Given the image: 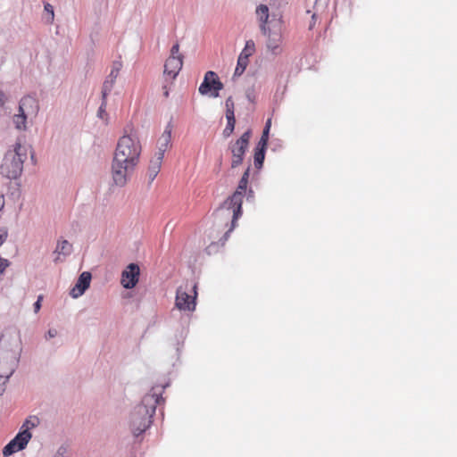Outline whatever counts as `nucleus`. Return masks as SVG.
Wrapping results in <instances>:
<instances>
[{
	"instance_id": "nucleus-1",
	"label": "nucleus",
	"mask_w": 457,
	"mask_h": 457,
	"mask_svg": "<svg viewBox=\"0 0 457 457\" xmlns=\"http://www.w3.org/2000/svg\"><path fill=\"white\" fill-rule=\"evenodd\" d=\"M142 145L138 137L130 133L123 135L118 140L112 163L114 183L124 186L129 175L139 163Z\"/></svg>"
},
{
	"instance_id": "nucleus-2",
	"label": "nucleus",
	"mask_w": 457,
	"mask_h": 457,
	"mask_svg": "<svg viewBox=\"0 0 457 457\" xmlns=\"http://www.w3.org/2000/svg\"><path fill=\"white\" fill-rule=\"evenodd\" d=\"M162 400V390L155 387H153L151 392L143 397L141 403L135 408L131 414L130 426L134 436L141 435L149 428L156 406Z\"/></svg>"
},
{
	"instance_id": "nucleus-3",
	"label": "nucleus",
	"mask_w": 457,
	"mask_h": 457,
	"mask_svg": "<svg viewBox=\"0 0 457 457\" xmlns=\"http://www.w3.org/2000/svg\"><path fill=\"white\" fill-rule=\"evenodd\" d=\"M246 189L237 186L234 194L223 203L217 212V216L220 220L229 221V227L225 232L222 245L228 239L229 233L236 228L237 221L242 215V204Z\"/></svg>"
},
{
	"instance_id": "nucleus-4",
	"label": "nucleus",
	"mask_w": 457,
	"mask_h": 457,
	"mask_svg": "<svg viewBox=\"0 0 457 457\" xmlns=\"http://www.w3.org/2000/svg\"><path fill=\"white\" fill-rule=\"evenodd\" d=\"M27 158V150L20 143H16L13 150H9L1 165L2 173L9 179L18 178L23 169Z\"/></svg>"
},
{
	"instance_id": "nucleus-5",
	"label": "nucleus",
	"mask_w": 457,
	"mask_h": 457,
	"mask_svg": "<svg viewBox=\"0 0 457 457\" xmlns=\"http://www.w3.org/2000/svg\"><path fill=\"white\" fill-rule=\"evenodd\" d=\"M196 296V285L186 283L177 289L175 305L180 311L193 312L195 309Z\"/></svg>"
},
{
	"instance_id": "nucleus-6",
	"label": "nucleus",
	"mask_w": 457,
	"mask_h": 457,
	"mask_svg": "<svg viewBox=\"0 0 457 457\" xmlns=\"http://www.w3.org/2000/svg\"><path fill=\"white\" fill-rule=\"evenodd\" d=\"M250 138L251 130H247L235 142H230L228 149L232 155L231 167L233 169L242 164L244 156L249 145Z\"/></svg>"
},
{
	"instance_id": "nucleus-7",
	"label": "nucleus",
	"mask_w": 457,
	"mask_h": 457,
	"mask_svg": "<svg viewBox=\"0 0 457 457\" xmlns=\"http://www.w3.org/2000/svg\"><path fill=\"white\" fill-rule=\"evenodd\" d=\"M183 66V55L179 53V44L176 43L170 49V54L164 64V76L173 80Z\"/></svg>"
},
{
	"instance_id": "nucleus-8",
	"label": "nucleus",
	"mask_w": 457,
	"mask_h": 457,
	"mask_svg": "<svg viewBox=\"0 0 457 457\" xmlns=\"http://www.w3.org/2000/svg\"><path fill=\"white\" fill-rule=\"evenodd\" d=\"M223 88V84L220 80L218 75L209 71L205 73L203 82L201 83L198 90L201 95L210 94L212 97H218L219 92Z\"/></svg>"
},
{
	"instance_id": "nucleus-9",
	"label": "nucleus",
	"mask_w": 457,
	"mask_h": 457,
	"mask_svg": "<svg viewBox=\"0 0 457 457\" xmlns=\"http://www.w3.org/2000/svg\"><path fill=\"white\" fill-rule=\"evenodd\" d=\"M32 437V434L30 432H25L20 430V432L15 436L13 439H12L3 450V454L4 456L11 455L18 451L23 450L29 440Z\"/></svg>"
},
{
	"instance_id": "nucleus-10",
	"label": "nucleus",
	"mask_w": 457,
	"mask_h": 457,
	"mask_svg": "<svg viewBox=\"0 0 457 457\" xmlns=\"http://www.w3.org/2000/svg\"><path fill=\"white\" fill-rule=\"evenodd\" d=\"M140 275L139 266L136 263H130L121 273L120 283L123 287L131 289L136 287Z\"/></svg>"
},
{
	"instance_id": "nucleus-11",
	"label": "nucleus",
	"mask_w": 457,
	"mask_h": 457,
	"mask_svg": "<svg viewBox=\"0 0 457 457\" xmlns=\"http://www.w3.org/2000/svg\"><path fill=\"white\" fill-rule=\"evenodd\" d=\"M17 362L18 361L12 352L0 351V375L10 378L16 369Z\"/></svg>"
},
{
	"instance_id": "nucleus-12",
	"label": "nucleus",
	"mask_w": 457,
	"mask_h": 457,
	"mask_svg": "<svg viewBox=\"0 0 457 457\" xmlns=\"http://www.w3.org/2000/svg\"><path fill=\"white\" fill-rule=\"evenodd\" d=\"M267 39V48L273 54H278L281 53L282 43H283V36L280 29L278 31H271L269 28H267V34L265 35Z\"/></svg>"
},
{
	"instance_id": "nucleus-13",
	"label": "nucleus",
	"mask_w": 457,
	"mask_h": 457,
	"mask_svg": "<svg viewBox=\"0 0 457 457\" xmlns=\"http://www.w3.org/2000/svg\"><path fill=\"white\" fill-rule=\"evenodd\" d=\"M171 127L167 126L157 140V152L154 155L163 159L164 154L171 147Z\"/></svg>"
},
{
	"instance_id": "nucleus-14",
	"label": "nucleus",
	"mask_w": 457,
	"mask_h": 457,
	"mask_svg": "<svg viewBox=\"0 0 457 457\" xmlns=\"http://www.w3.org/2000/svg\"><path fill=\"white\" fill-rule=\"evenodd\" d=\"M38 111V103L37 100L31 96H24L19 105V112L27 115V116H34L37 113Z\"/></svg>"
},
{
	"instance_id": "nucleus-15",
	"label": "nucleus",
	"mask_w": 457,
	"mask_h": 457,
	"mask_svg": "<svg viewBox=\"0 0 457 457\" xmlns=\"http://www.w3.org/2000/svg\"><path fill=\"white\" fill-rule=\"evenodd\" d=\"M91 281V274L87 271L82 272L75 284V286L71 290V295L73 298H77L84 294L86 289L89 287Z\"/></svg>"
},
{
	"instance_id": "nucleus-16",
	"label": "nucleus",
	"mask_w": 457,
	"mask_h": 457,
	"mask_svg": "<svg viewBox=\"0 0 457 457\" xmlns=\"http://www.w3.org/2000/svg\"><path fill=\"white\" fill-rule=\"evenodd\" d=\"M257 19L260 22V29L263 35L267 34L268 21H269V8L265 4H260L255 10Z\"/></svg>"
},
{
	"instance_id": "nucleus-17",
	"label": "nucleus",
	"mask_w": 457,
	"mask_h": 457,
	"mask_svg": "<svg viewBox=\"0 0 457 457\" xmlns=\"http://www.w3.org/2000/svg\"><path fill=\"white\" fill-rule=\"evenodd\" d=\"M71 251H72V245L69 241H67L65 239L59 240L57 242L56 248L54 252V253L56 254V257L54 258V262H58L59 261H62L61 255L67 256L71 253Z\"/></svg>"
},
{
	"instance_id": "nucleus-18",
	"label": "nucleus",
	"mask_w": 457,
	"mask_h": 457,
	"mask_svg": "<svg viewBox=\"0 0 457 457\" xmlns=\"http://www.w3.org/2000/svg\"><path fill=\"white\" fill-rule=\"evenodd\" d=\"M162 158L154 155L150 160L149 166L147 169V176L150 181H153L161 170Z\"/></svg>"
},
{
	"instance_id": "nucleus-19",
	"label": "nucleus",
	"mask_w": 457,
	"mask_h": 457,
	"mask_svg": "<svg viewBox=\"0 0 457 457\" xmlns=\"http://www.w3.org/2000/svg\"><path fill=\"white\" fill-rule=\"evenodd\" d=\"M40 423L39 418L35 415L29 416L23 422L21 430L25 432H30L32 428H37Z\"/></svg>"
},
{
	"instance_id": "nucleus-20",
	"label": "nucleus",
	"mask_w": 457,
	"mask_h": 457,
	"mask_svg": "<svg viewBox=\"0 0 457 457\" xmlns=\"http://www.w3.org/2000/svg\"><path fill=\"white\" fill-rule=\"evenodd\" d=\"M265 149L266 147H262L260 145H257L254 151V165L256 168L260 169L262 166L264 157H265Z\"/></svg>"
},
{
	"instance_id": "nucleus-21",
	"label": "nucleus",
	"mask_w": 457,
	"mask_h": 457,
	"mask_svg": "<svg viewBox=\"0 0 457 457\" xmlns=\"http://www.w3.org/2000/svg\"><path fill=\"white\" fill-rule=\"evenodd\" d=\"M249 64V59L243 57L241 55L238 56L237 67L235 69L234 76L239 77L245 71L246 67Z\"/></svg>"
},
{
	"instance_id": "nucleus-22",
	"label": "nucleus",
	"mask_w": 457,
	"mask_h": 457,
	"mask_svg": "<svg viewBox=\"0 0 457 457\" xmlns=\"http://www.w3.org/2000/svg\"><path fill=\"white\" fill-rule=\"evenodd\" d=\"M255 52V44L253 40H248L239 55L249 59Z\"/></svg>"
},
{
	"instance_id": "nucleus-23",
	"label": "nucleus",
	"mask_w": 457,
	"mask_h": 457,
	"mask_svg": "<svg viewBox=\"0 0 457 457\" xmlns=\"http://www.w3.org/2000/svg\"><path fill=\"white\" fill-rule=\"evenodd\" d=\"M270 125H271V120H270V119H269L266 122L265 128L262 131V135L257 145H260L262 147H267Z\"/></svg>"
},
{
	"instance_id": "nucleus-24",
	"label": "nucleus",
	"mask_w": 457,
	"mask_h": 457,
	"mask_svg": "<svg viewBox=\"0 0 457 457\" xmlns=\"http://www.w3.org/2000/svg\"><path fill=\"white\" fill-rule=\"evenodd\" d=\"M115 84V81L106 79L103 84L102 88V99L106 100L107 96L111 93V91L113 88V86Z\"/></svg>"
},
{
	"instance_id": "nucleus-25",
	"label": "nucleus",
	"mask_w": 457,
	"mask_h": 457,
	"mask_svg": "<svg viewBox=\"0 0 457 457\" xmlns=\"http://www.w3.org/2000/svg\"><path fill=\"white\" fill-rule=\"evenodd\" d=\"M27 115L20 112L13 117V122L17 129H21L26 128Z\"/></svg>"
},
{
	"instance_id": "nucleus-26",
	"label": "nucleus",
	"mask_w": 457,
	"mask_h": 457,
	"mask_svg": "<svg viewBox=\"0 0 457 457\" xmlns=\"http://www.w3.org/2000/svg\"><path fill=\"white\" fill-rule=\"evenodd\" d=\"M121 66H122L121 62H114L107 79L116 81V79L119 76Z\"/></svg>"
},
{
	"instance_id": "nucleus-27",
	"label": "nucleus",
	"mask_w": 457,
	"mask_h": 457,
	"mask_svg": "<svg viewBox=\"0 0 457 457\" xmlns=\"http://www.w3.org/2000/svg\"><path fill=\"white\" fill-rule=\"evenodd\" d=\"M235 124H236V119L227 120V125L223 130V136L225 137H229L233 133L234 129H235Z\"/></svg>"
},
{
	"instance_id": "nucleus-28",
	"label": "nucleus",
	"mask_w": 457,
	"mask_h": 457,
	"mask_svg": "<svg viewBox=\"0 0 457 457\" xmlns=\"http://www.w3.org/2000/svg\"><path fill=\"white\" fill-rule=\"evenodd\" d=\"M106 105H107V101L104 100V99H102V104L98 109V112H97V115L99 118H101L102 120L104 119H106L107 118V112H106Z\"/></svg>"
},
{
	"instance_id": "nucleus-29",
	"label": "nucleus",
	"mask_w": 457,
	"mask_h": 457,
	"mask_svg": "<svg viewBox=\"0 0 457 457\" xmlns=\"http://www.w3.org/2000/svg\"><path fill=\"white\" fill-rule=\"evenodd\" d=\"M11 262L4 258H0V275L4 274L5 270L10 266Z\"/></svg>"
},
{
	"instance_id": "nucleus-30",
	"label": "nucleus",
	"mask_w": 457,
	"mask_h": 457,
	"mask_svg": "<svg viewBox=\"0 0 457 457\" xmlns=\"http://www.w3.org/2000/svg\"><path fill=\"white\" fill-rule=\"evenodd\" d=\"M9 380V378H6V376L0 375V395L4 394L5 391L6 384Z\"/></svg>"
},
{
	"instance_id": "nucleus-31",
	"label": "nucleus",
	"mask_w": 457,
	"mask_h": 457,
	"mask_svg": "<svg viewBox=\"0 0 457 457\" xmlns=\"http://www.w3.org/2000/svg\"><path fill=\"white\" fill-rule=\"evenodd\" d=\"M8 231L6 228H0V246L6 241Z\"/></svg>"
},
{
	"instance_id": "nucleus-32",
	"label": "nucleus",
	"mask_w": 457,
	"mask_h": 457,
	"mask_svg": "<svg viewBox=\"0 0 457 457\" xmlns=\"http://www.w3.org/2000/svg\"><path fill=\"white\" fill-rule=\"evenodd\" d=\"M226 109L235 110V104L232 96H228L225 102Z\"/></svg>"
},
{
	"instance_id": "nucleus-33",
	"label": "nucleus",
	"mask_w": 457,
	"mask_h": 457,
	"mask_svg": "<svg viewBox=\"0 0 457 457\" xmlns=\"http://www.w3.org/2000/svg\"><path fill=\"white\" fill-rule=\"evenodd\" d=\"M43 301V295L37 297V302L34 303V312H38L41 308V302Z\"/></svg>"
},
{
	"instance_id": "nucleus-34",
	"label": "nucleus",
	"mask_w": 457,
	"mask_h": 457,
	"mask_svg": "<svg viewBox=\"0 0 457 457\" xmlns=\"http://www.w3.org/2000/svg\"><path fill=\"white\" fill-rule=\"evenodd\" d=\"M45 10H46V12L50 13V15H51L50 19H51V21H53L54 20V16L53 6L50 4H46L45 5Z\"/></svg>"
},
{
	"instance_id": "nucleus-35",
	"label": "nucleus",
	"mask_w": 457,
	"mask_h": 457,
	"mask_svg": "<svg viewBox=\"0 0 457 457\" xmlns=\"http://www.w3.org/2000/svg\"><path fill=\"white\" fill-rule=\"evenodd\" d=\"M226 119H235V112L234 110L226 109Z\"/></svg>"
},
{
	"instance_id": "nucleus-36",
	"label": "nucleus",
	"mask_w": 457,
	"mask_h": 457,
	"mask_svg": "<svg viewBox=\"0 0 457 457\" xmlns=\"http://www.w3.org/2000/svg\"><path fill=\"white\" fill-rule=\"evenodd\" d=\"M249 177H250V168L248 167V168L245 170V172H244V174H243V176H242L241 179H245V180L248 181Z\"/></svg>"
},
{
	"instance_id": "nucleus-37",
	"label": "nucleus",
	"mask_w": 457,
	"mask_h": 457,
	"mask_svg": "<svg viewBox=\"0 0 457 457\" xmlns=\"http://www.w3.org/2000/svg\"><path fill=\"white\" fill-rule=\"evenodd\" d=\"M247 185H248V181H246L245 179H240V181L238 183V186L245 187V188H247Z\"/></svg>"
},
{
	"instance_id": "nucleus-38",
	"label": "nucleus",
	"mask_w": 457,
	"mask_h": 457,
	"mask_svg": "<svg viewBox=\"0 0 457 457\" xmlns=\"http://www.w3.org/2000/svg\"><path fill=\"white\" fill-rule=\"evenodd\" d=\"M57 335V331L55 329H49L48 336L49 337H54Z\"/></svg>"
},
{
	"instance_id": "nucleus-39",
	"label": "nucleus",
	"mask_w": 457,
	"mask_h": 457,
	"mask_svg": "<svg viewBox=\"0 0 457 457\" xmlns=\"http://www.w3.org/2000/svg\"><path fill=\"white\" fill-rule=\"evenodd\" d=\"M4 206V198L3 195H0V212L2 211Z\"/></svg>"
},
{
	"instance_id": "nucleus-40",
	"label": "nucleus",
	"mask_w": 457,
	"mask_h": 457,
	"mask_svg": "<svg viewBox=\"0 0 457 457\" xmlns=\"http://www.w3.org/2000/svg\"><path fill=\"white\" fill-rule=\"evenodd\" d=\"M163 96L167 98L169 96V88L167 86L163 87Z\"/></svg>"
},
{
	"instance_id": "nucleus-41",
	"label": "nucleus",
	"mask_w": 457,
	"mask_h": 457,
	"mask_svg": "<svg viewBox=\"0 0 457 457\" xmlns=\"http://www.w3.org/2000/svg\"><path fill=\"white\" fill-rule=\"evenodd\" d=\"M4 104V95L0 94V107Z\"/></svg>"
}]
</instances>
